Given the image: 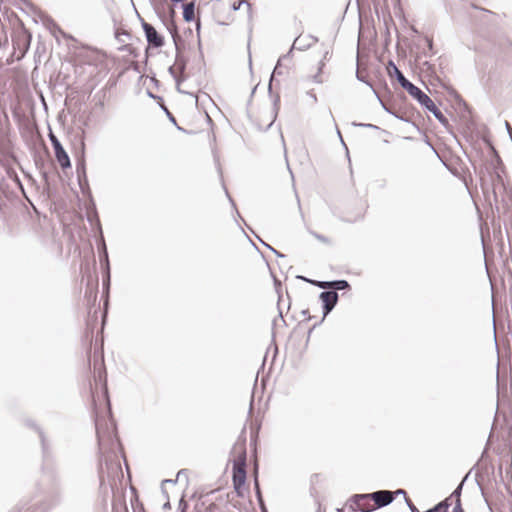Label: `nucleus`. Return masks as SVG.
<instances>
[{"mask_svg":"<svg viewBox=\"0 0 512 512\" xmlns=\"http://www.w3.org/2000/svg\"><path fill=\"white\" fill-rule=\"evenodd\" d=\"M338 512H341L340 510H338Z\"/></svg>","mask_w":512,"mask_h":512,"instance_id":"nucleus-57","label":"nucleus"},{"mask_svg":"<svg viewBox=\"0 0 512 512\" xmlns=\"http://www.w3.org/2000/svg\"><path fill=\"white\" fill-rule=\"evenodd\" d=\"M183 19L192 22L195 19V3L193 1L183 4Z\"/></svg>","mask_w":512,"mask_h":512,"instance_id":"nucleus-11","label":"nucleus"},{"mask_svg":"<svg viewBox=\"0 0 512 512\" xmlns=\"http://www.w3.org/2000/svg\"><path fill=\"white\" fill-rule=\"evenodd\" d=\"M95 429L99 449V488L103 494H106L108 488L113 490L117 481H121L123 478V471L116 451L120 446V442L113 420L107 423L96 418Z\"/></svg>","mask_w":512,"mask_h":512,"instance_id":"nucleus-1","label":"nucleus"},{"mask_svg":"<svg viewBox=\"0 0 512 512\" xmlns=\"http://www.w3.org/2000/svg\"><path fill=\"white\" fill-rule=\"evenodd\" d=\"M428 46L430 49H432V40L431 39H428Z\"/></svg>","mask_w":512,"mask_h":512,"instance_id":"nucleus-46","label":"nucleus"},{"mask_svg":"<svg viewBox=\"0 0 512 512\" xmlns=\"http://www.w3.org/2000/svg\"><path fill=\"white\" fill-rule=\"evenodd\" d=\"M104 393H105V396L108 397V390H107L106 383L104 384Z\"/></svg>","mask_w":512,"mask_h":512,"instance_id":"nucleus-45","label":"nucleus"},{"mask_svg":"<svg viewBox=\"0 0 512 512\" xmlns=\"http://www.w3.org/2000/svg\"><path fill=\"white\" fill-rule=\"evenodd\" d=\"M319 299L322 302V310H323V316L320 320V323H322L328 314L335 308V306L338 303L339 295L336 291L333 290H326L322 291L319 294Z\"/></svg>","mask_w":512,"mask_h":512,"instance_id":"nucleus-6","label":"nucleus"},{"mask_svg":"<svg viewBox=\"0 0 512 512\" xmlns=\"http://www.w3.org/2000/svg\"><path fill=\"white\" fill-rule=\"evenodd\" d=\"M168 72L174 78V80L176 81L177 85H179L180 82L184 80V78L181 76V74H179V72L177 73V69H176L175 65H171L168 68Z\"/></svg>","mask_w":512,"mask_h":512,"instance_id":"nucleus-21","label":"nucleus"},{"mask_svg":"<svg viewBox=\"0 0 512 512\" xmlns=\"http://www.w3.org/2000/svg\"><path fill=\"white\" fill-rule=\"evenodd\" d=\"M99 249H100L99 257H100V264H101L102 270L106 274H108V272L110 270V263H109V258H108L107 247H106V244L103 239L101 242V247Z\"/></svg>","mask_w":512,"mask_h":512,"instance_id":"nucleus-10","label":"nucleus"},{"mask_svg":"<svg viewBox=\"0 0 512 512\" xmlns=\"http://www.w3.org/2000/svg\"><path fill=\"white\" fill-rule=\"evenodd\" d=\"M249 66H250V68L252 67V60H251V57H249Z\"/></svg>","mask_w":512,"mask_h":512,"instance_id":"nucleus-50","label":"nucleus"},{"mask_svg":"<svg viewBox=\"0 0 512 512\" xmlns=\"http://www.w3.org/2000/svg\"><path fill=\"white\" fill-rule=\"evenodd\" d=\"M268 249H270V251L273 252V250H275L272 246H270L269 244L263 242L262 240H260Z\"/></svg>","mask_w":512,"mask_h":512,"instance_id":"nucleus-41","label":"nucleus"},{"mask_svg":"<svg viewBox=\"0 0 512 512\" xmlns=\"http://www.w3.org/2000/svg\"><path fill=\"white\" fill-rule=\"evenodd\" d=\"M353 126H356V127H364V128H370V129H378V126L374 125V124H370V123H357V122H353L352 123Z\"/></svg>","mask_w":512,"mask_h":512,"instance_id":"nucleus-28","label":"nucleus"},{"mask_svg":"<svg viewBox=\"0 0 512 512\" xmlns=\"http://www.w3.org/2000/svg\"><path fill=\"white\" fill-rule=\"evenodd\" d=\"M369 498L372 499L375 509H380L390 505L394 501V494H392L390 490H378L370 493Z\"/></svg>","mask_w":512,"mask_h":512,"instance_id":"nucleus-8","label":"nucleus"},{"mask_svg":"<svg viewBox=\"0 0 512 512\" xmlns=\"http://www.w3.org/2000/svg\"><path fill=\"white\" fill-rule=\"evenodd\" d=\"M300 279L304 280V281H307L309 283H311L312 285H315L317 286L318 288H321V289H325L326 290H331V281H318V280H310L308 278H305L303 276L299 277Z\"/></svg>","mask_w":512,"mask_h":512,"instance_id":"nucleus-17","label":"nucleus"},{"mask_svg":"<svg viewBox=\"0 0 512 512\" xmlns=\"http://www.w3.org/2000/svg\"><path fill=\"white\" fill-rule=\"evenodd\" d=\"M170 508H171V504H170L169 499L167 498V501L163 504V509L166 510V509H170Z\"/></svg>","mask_w":512,"mask_h":512,"instance_id":"nucleus-38","label":"nucleus"},{"mask_svg":"<svg viewBox=\"0 0 512 512\" xmlns=\"http://www.w3.org/2000/svg\"><path fill=\"white\" fill-rule=\"evenodd\" d=\"M453 512H464V510L461 506L460 500H456L455 507L453 508Z\"/></svg>","mask_w":512,"mask_h":512,"instance_id":"nucleus-32","label":"nucleus"},{"mask_svg":"<svg viewBox=\"0 0 512 512\" xmlns=\"http://www.w3.org/2000/svg\"><path fill=\"white\" fill-rule=\"evenodd\" d=\"M467 476H468V475H466V476L464 477V479L461 481V483H460V484L456 487V489L452 492V494H451V496L449 497V499H450V498H452V497H455V498H456V500H460V496H461L462 488H463V485H464L465 480L467 479Z\"/></svg>","mask_w":512,"mask_h":512,"instance_id":"nucleus-22","label":"nucleus"},{"mask_svg":"<svg viewBox=\"0 0 512 512\" xmlns=\"http://www.w3.org/2000/svg\"><path fill=\"white\" fill-rule=\"evenodd\" d=\"M356 77L359 81L366 83L367 85L371 86L370 82L366 81L365 78L359 73H356Z\"/></svg>","mask_w":512,"mask_h":512,"instance_id":"nucleus-34","label":"nucleus"},{"mask_svg":"<svg viewBox=\"0 0 512 512\" xmlns=\"http://www.w3.org/2000/svg\"><path fill=\"white\" fill-rule=\"evenodd\" d=\"M505 126H506L507 132L509 134V137H510V139L512 141V128H511L510 124L507 121L505 122Z\"/></svg>","mask_w":512,"mask_h":512,"instance_id":"nucleus-37","label":"nucleus"},{"mask_svg":"<svg viewBox=\"0 0 512 512\" xmlns=\"http://www.w3.org/2000/svg\"><path fill=\"white\" fill-rule=\"evenodd\" d=\"M44 24L47 26V28L50 30V32H51L54 36H56V35H57V33H59V34H61V35L65 36V33L62 31V29L57 25V23H56L53 19H51V18L47 17V18L44 20Z\"/></svg>","mask_w":512,"mask_h":512,"instance_id":"nucleus-14","label":"nucleus"},{"mask_svg":"<svg viewBox=\"0 0 512 512\" xmlns=\"http://www.w3.org/2000/svg\"><path fill=\"white\" fill-rule=\"evenodd\" d=\"M279 105H280V96L277 94L274 99H273V116H272V119L271 121L267 124V126L265 128H262L261 126H258V129L261 130V131H267L274 123L276 117H277V114H278V110H279Z\"/></svg>","mask_w":512,"mask_h":512,"instance_id":"nucleus-12","label":"nucleus"},{"mask_svg":"<svg viewBox=\"0 0 512 512\" xmlns=\"http://www.w3.org/2000/svg\"><path fill=\"white\" fill-rule=\"evenodd\" d=\"M314 80H315V82H317V83H321V82H322V80L319 78V76H318V75H315V76H314Z\"/></svg>","mask_w":512,"mask_h":512,"instance_id":"nucleus-42","label":"nucleus"},{"mask_svg":"<svg viewBox=\"0 0 512 512\" xmlns=\"http://www.w3.org/2000/svg\"><path fill=\"white\" fill-rule=\"evenodd\" d=\"M279 317L283 320L282 311H279Z\"/></svg>","mask_w":512,"mask_h":512,"instance_id":"nucleus-53","label":"nucleus"},{"mask_svg":"<svg viewBox=\"0 0 512 512\" xmlns=\"http://www.w3.org/2000/svg\"><path fill=\"white\" fill-rule=\"evenodd\" d=\"M178 508L180 512H187L188 503L183 497L179 500Z\"/></svg>","mask_w":512,"mask_h":512,"instance_id":"nucleus-29","label":"nucleus"},{"mask_svg":"<svg viewBox=\"0 0 512 512\" xmlns=\"http://www.w3.org/2000/svg\"><path fill=\"white\" fill-rule=\"evenodd\" d=\"M110 271L108 272V274H106L104 271H103V286L104 288H106L107 290H109V287H110Z\"/></svg>","mask_w":512,"mask_h":512,"instance_id":"nucleus-27","label":"nucleus"},{"mask_svg":"<svg viewBox=\"0 0 512 512\" xmlns=\"http://www.w3.org/2000/svg\"><path fill=\"white\" fill-rule=\"evenodd\" d=\"M395 68H398L393 61H389L388 63V73L390 76H394L395 77Z\"/></svg>","mask_w":512,"mask_h":512,"instance_id":"nucleus-30","label":"nucleus"},{"mask_svg":"<svg viewBox=\"0 0 512 512\" xmlns=\"http://www.w3.org/2000/svg\"><path fill=\"white\" fill-rule=\"evenodd\" d=\"M371 87V90L374 91V93L376 94V96L378 95L377 92L374 90V87H372V85L370 86Z\"/></svg>","mask_w":512,"mask_h":512,"instance_id":"nucleus-55","label":"nucleus"},{"mask_svg":"<svg viewBox=\"0 0 512 512\" xmlns=\"http://www.w3.org/2000/svg\"><path fill=\"white\" fill-rule=\"evenodd\" d=\"M328 54H329L328 52H325L323 60H326L328 58Z\"/></svg>","mask_w":512,"mask_h":512,"instance_id":"nucleus-49","label":"nucleus"},{"mask_svg":"<svg viewBox=\"0 0 512 512\" xmlns=\"http://www.w3.org/2000/svg\"><path fill=\"white\" fill-rule=\"evenodd\" d=\"M259 505H260V508H261L262 512H267V510H266V507H265V504H264V503H263V504H259Z\"/></svg>","mask_w":512,"mask_h":512,"instance_id":"nucleus-43","label":"nucleus"},{"mask_svg":"<svg viewBox=\"0 0 512 512\" xmlns=\"http://www.w3.org/2000/svg\"><path fill=\"white\" fill-rule=\"evenodd\" d=\"M392 494H394V499L396 498V496L398 495H403L405 498L407 497V493L405 490L403 489H398L396 491H391Z\"/></svg>","mask_w":512,"mask_h":512,"instance_id":"nucleus-31","label":"nucleus"},{"mask_svg":"<svg viewBox=\"0 0 512 512\" xmlns=\"http://www.w3.org/2000/svg\"><path fill=\"white\" fill-rule=\"evenodd\" d=\"M331 285H332L331 290L336 291L337 293H338V291H341V290L350 289L349 282L344 279L332 280Z\"/></svg>","mask_w":512,"mask_h":512,"instance_id":"nucleus-15","label":"nucleus"},{"mask_svg":"<svg viewBox=\"0 0 512 512\" xmlns=\"http://www.w3.org/2000/svg\"><path fill=\"white\" fill-rule=\"evenodd\" d=\"M184 474H186V470H185V469H182V470H180V471L177 473V479H175V480H172V479H165V480H163V481H162L161 489H162V492H163V494L165 495V497H168V495H167V492H166V491H165V489H164V485H165L166 483H169V484L176 483V481H177V480H178L182 475H184Z\"/></svg>","mask_w":512,"mask_h":512,"instance_id":"nucleus-20","label":"nucleus"},{"mask_svg":"<svg viewBox=\"0 0 512 512\" xmlns=\"http://www.w3.org/2000/svg\"><path fill=\"white\" fill-rule=\"evenodd\" d=\"M314 235H315V237H316L317 239H319L320 241H322V242H326V238H325L324 236L319 235V234H314Z\"/></svg>","mask_w":512,"mask_h":512,"instance_id":"nucleus-40","label":"nucleus"},{"mask_svg":"<svg viewBox=\"0 0 512 512\" xmlns=\"http://www.w3.org/2000/svg\"><path fill=\"white\" fill-rule=\"evenodd\" d=\"M173 65H175L179 74L182 75L185 72L187 61L184 58V56L179 52L178 48L176 52L175 63Z\"/></svg>","mask_w":512,"mask_h":512,"instance_id":"nucleus-13","label":"nucleus"},{"mask_svg":"<svg viewBox=\"0 0 512 512\" xmlns=\"http://www.w3.org/2000/svg\"><path fill=\"white\" fill-rule=\"evenodd\" d=\"M233 487L238 496H243L242 488L246 482V452L243 451L233 462L232 467Z\"/></svg>","mask_w":512,"mask_h":512,"instance_id":"nucleus-3","label":"nucleus"},{"mask_svg":"<svg viewBox=\"0 0 512 512\" xmlns=\"http://www.w3.org/2000/svg\"><path fill=\"white\" fill-rule=\"evenodd\" d=\"M301 314L307 319V320H311L312 317L309 315V310L308 309H304L301 311Z\"/></svg>","mask_w":512,"mask_h":512,"instance_id":"nucleus-36","label":"nucleus"},{"mask_svg":"<svg viewBox=\"0 0 512 512\" xmlns=\"http://www.w3.org/2000/svg\"><path fill=\"white\" fill-rule=\"evenodd\" d=\"M26 425L35 429L38 432L40 442H41L43 460L47 461L51 457L52 453H51L50 444L46 438L44 431L31 420H28L26 422Z\"/></svg>","mask_w":512,"mask_h":512,"instance_id":"nucleus-9","label":"nucleus"},{"mask_svg":"<svg viewBox=\"0 0 512 512\" xmlns=\"http://www.w3.org/2000/svg\"><path fill=\"white\" fill-rule=\"evenodd\" d=\"M78 182L83 193H85L86 190H89L87 174L85 175V179L83 176H81V178H78Z\"/></svg>","mask_w":512,"mask_h":512,"instance_id":"nucleus-25","label":"nucleus"},{"mask_svg":"<svg viewBox=\"0 0 512 512\" xmlns=\"http://www.w3.org/2000/svg\"><path fill=\"white\" fill-rule=\"evenodd\" d=\"M243 4H246L248 8L250 9L251 5L247 0H238L235 1L232 5L233 10H239Z\"/></svg>","mask_w":512,"mask_h":512,"instance_id":"nucleus-26","label":"nucleus"},{"mask_svg":"<svg viewBox=\"0 0 512 512\" xmlns=\"http://www.w3.org/2000/svg\"><path fill=\"white\" fill-rule=\"evenodd\" d=\"M281 141L283 143L284 150L286 151L285 140H284V136L282 134H281Z\"/></svg>","mask_w":512,"mask_h":512,"instance_id":"nucleus-44","label":"nucleus"},{"mask_svg":"<svg viewBox=\"0 0 512 512\" xmlns=\"http://www.w3.org/2000/svg\"><path fill=\"white\" fill-rule=\"evenodd\" d=\"M288 169H289V173H292V170L289 167H288ZM291 176L293 177V174H291Z\"/></svg>","mask_w":512,"mask_h":512,"instance_id":"nucleus-56","label":"nucleus"},{"mask_svg":"<svg viewBox=\"0 0 512 512\" xmlns=\"http://www.w3.org/2000/svg\"><path fill=\"white\" fill-rule=\"evenodd\" d=\"M163 109H164V111L166 112V114H167V116H168L169 120H170L172 123H174L175 125H177V123H176V119H175V117L172 115V113H171V112H169V110H168L167 108H164V107H163Z\"/></svg>","mask_w":512,"mask_h":512,"instance_id":"nucleus-33","label":"nucleus"},{"mask_svg":"<svg viewBox=\"0 0 512 512\" xmlns=\"http://www.w3.org/2000/svg\"><path fill=\"white\" fill-rule=\"evenodd\" d=\"M320 324H321V323H320V321H319V322L315 323V324H314V325L309 329V331H308V337H307V342L309 341V338H310V336H311V334H312V331H313L317 326H319Z\"/></svg>","mask_w":512,"mask_h":512,"instance_id":"nucleus-35","label":"nucleus"},{"mask_svg":"<svg viewBox=\"0 0 512 512\" xmlns=\"http://www.w3.org/2000/svg\"><path fill=\"white\" fill-rule=\"evenodd\" d=\"M254 488H255L256 497H257L259 504H263V498H262V494H261L257 476H255V479H254Z\"/></svg>","mask_w":512,"mask_h":512,"instance_id":"nucleus-24","label":"nucleus"},{"mask_svg":"<svg viewBox=\"0 0 512 512\" xmlns=\"http://www.w3.org/2000/svg\"><path fill=\"white\" fill-rule=\"evenodd\" d=\"M76 173H77V177L78 178H81V176H83L85 178L86 167H85L84 160H82V161L77 163V165H76Z\"/></svg>","mask_w":512,"mask_h":512,"instance_id":"nucleus-23","label":"nucleus"},{"mask_svg":"<svg viewBox=\"0 0 512 512\" xmlns=\"http://www.w3.org/2000/svg\"><path fill=\"white\" fill-rule=\"evenodd\" d=\"M116 38H118L119 41H123L122 39H120V34H116Z\"/></svg>","mask_w":512,"mask_h":512,"instance_id":"nucleus-52","label":"nucleus"},{"mask_svg":"<svg viewBox=\"0 0 512 512\" xmlns=\"http://www.w3.org/2000/svg\"><path fill=\"white\" fill-rule=\"evenodd\" d=\"M273 253L278 257V258H285L286 256L284 254H282L281 252L277 251V250H273Z\"/></svg>","mask_w":512,"mask_h":512,"instance_id":"nucleus-39","label":"nucleus"},{"mask_svg":"<svg viewBox=\"0 0 512 512\" xmlns=\"http://www.w3.org/2000/svg\"><path fill=\"white\" fill-rule=\"evenodd\" d=\"M311 46V43H304L300 37H297L294 42H293V45L292 47L290 48V50L288 51L289 53V56L291 55L293 49H298V50H305L306 48L310 47Z\"/></svg>","mask_w":512,"mask_h":512,"instance_id":"nucleus-18","label":"nucleus"},{"mask_svg":"<svg viewBox=\"0 0 512 512\" xmlns=\"http://www.w3.org/2000/svg\"><path fill=\"white\" fill-rule=\"evenodd\" d=\"M287 58H289V53H287V54L283 55L282 57H280L278 62H277V64H276V66L274 67L272 76L270 78L269 86H268V91H269L270 94L272 93V80H273V76L275 74H278V75L282 74V71L280 70L281 62L283 60L287 59Z\"/></svg>","mask_w":512,"mask_h":512,"instance_id":"nucleus-16","label":"nucleus"},{"mask_svg":"<svg viewBox=\"0 0 512 512\" xmlns=\"http://www.w3.org/2000/svg\"><path fill=\"white\" fill-rule=\"evenodd\" d=\"M48 137H49L51 145L54 149L55 158H56L58 164L60 165V167L63 170L70 168L71 167L70 158H69L67 152L65 151L64 147L62 146L61 142L57 138V136L52 131H50Z\"/></svg>","mask_w":512,"mask_h":512,"instance_id":"nucleus-4","label":"nucleus"},{"mask_svg":"<svg viewBox=\"0 0 512 512\" xmlns=\"http://www.w3.org/2000/svg\"><path fill=\"white\" fill-rule=\"evenodd\" d=\"M311 39L312 42H316V38H313V37H309Z\"/></svg>","mask_w":512,"mask_h":512,"instance_id":"nucleus-54","label":"nucleus"},{"mask_svg":"<svg viewBox=\"0 0 512 512\" xmlns=\"http://www.w3.org/2000/svg\"><path fill=\"white\" fill-rule=\"evenodd\" d=\"M256 88H257V86H255V87L253 88V90H252V92H251V95H253V94L255 93Z\"/></svg>","mask_w":512,"mask_h":512,"instance_id":"nucleus-51","label":"nucleus"},{"mask_svg":"<svg viewBox=\"0 0 512 512\" xmlns=\"http://www.w3.org/2000/svg\"><path fill=\"white\" fill-rule=\"evenodd\" d=\"M369 496L370 493L352 495L349 499L350 508L353 511L373 512L375 507L371 503L372 499H370Z\"/></svg>","mask_w":512,"mask_h":512,"instance_id":"nucleus-5","label":"nucleus"},{"mask_svg":"<svg viewBox=\"0 0 512 512\" xmlns=\"http://www.w3.org/2000/svg\"><path fill=\"white\" fill-rule=\"evenodd\" d=\"M311 99H313V100L316 102V101H317V97H316V95H315V94H312V95H311Z\"/></svg>","mask_w":512,"mask_h":512,"instance_id":"nucleus-47","label":"nucleus"},{"mask_svg":"<svg viewBox=\"0 0 512 512\" xmlns=\"http://www.w3.org/2000/svg\"><path fill=\"white\" fill-rule=\"evenodd\" d=\"M395 71V78L397 79L400 86L406 90L408 94L413 97L422 107L432 113L442 125L447 126L449 123L448 119L444 116V114L440 111L432 99L420 88L409 81L398 68H395Z\"/></svg>","mask_w":512,"mask_h":512,"instance_id":"nucleus-2","label":"nucleus"},{"mask_svg":"<svg viewBox=\"0 0 512 512\" xmlns=\"http://www.w3.org/2000/svg\"><path fill=\"white\" fill-rule=\"evenodd\" d=\"M377 98L382 106V108L389 114L395 116L396 118L402 120V121H407L406 118H404L403 116H400L398 115L395 111H393L389 106H387L383 101L382 99L379 97V95H377Z\"/></svg>","mask_w":512,"mask_h":512,"instance_id":"nucleus-19","label":"nucleus"},{"mask_svg":"<svg viewBox=\"0 0 512 512\" xmlns=\"http://www.w3.org/2000/svg\"><path fill=\"white\" fill-rule=\"evenodd\" d=\"M140 20L148 45L153 48H161L165 43L164 37L157 32L153 25L142 18Z\"/></svg>","mask_w":512,"mask_h":512,"instance_id":"nucleus-7","label":"nucleus"},{"mask_svg":"<svg viewBox=\"0 0 512 512\" xmlns=\"http://www.w3.org/2000/svg\"><path fill=\"white\" fill-rule=\"evenodd\" d=\"M226 194H227V196L229 197V201L234 205V202H233L232 198L229 196V194H228V192H227V191H226Z\"/></svg>","mask_w":512,"mask_h":512,"instance_id":"nucleus-48","label":"nucleus"}]
</instances>
